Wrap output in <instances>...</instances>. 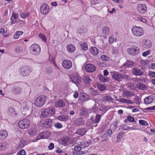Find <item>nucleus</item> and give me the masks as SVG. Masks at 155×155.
I'll use <instances>...</instances> for the list:
<instances>
[{
  "mask_svg": "<svg viewBox=\"0 0 155 155\" xmlns=\"http://www.w3.org/2000/svg\"><path fill=\"white\" fill-rule=\"evenodd\" d=\"M114 2L118 4H122L123 2L122 0H112Z\"/></svg>",
  "mask_w": 155,
  "mask_h": 155,
  "instance_id": "58",
  "label": "nucleus"
},
{
  "mask_svg": "<svg viewBox=\"0 0 155 155\" xmlns=\"http://www.w3.org/2000/svg\"><path fill=\"white\" fill-rule=\"evenodd\" d=\"M112 76L114 80L119 81H121V74H119L117 72H113L112 74Z\"/></svg>",
  "mask_w": 155,
  "mask_h": 155,
  "instance_id": "16",
  "label": "nucleus"
},
{
  "mask_svg": "<svg viewBox=\"0 0 155 155\" xmlns=\"http://www.w3.org/2000/svg\"><path fill=\"white\" fill-rule=\"evenodd\" d=\"M47 111L46 109H45L42 111L41 115L42 117L46 118L50 116L49 114V113Z\"/></svg>",
  "mask_w": 155,
  "mask_h": 155,
  "instance_id": "30",
  "label": "nucleus"
},
{
  "mask_svg": "<svg viewBox=\"0 0 155 155\" xmlns=\"http://www.w3.org/2000/svg\"><path fill=\"white\" fill-rule=\"evenodd\" d=\"M149 74L150 76L155 77V72L150 71L149 73Z\"/></svg>",
  "mask_w": 155,
  "mask_h": 155,
  "instance_id": "64",
  "label": "nucleus"
},
{
  "mask_svg": "<svg viewBox=\"0 0 155 155\" xmlns=\"http://www.w3.org/2000/svg\"><path fill=\"white\" fill-rule=\"evenodd\" d=\"M71 80L72 82L76 84H79L81 82V79L79 76L74 75L71 78Z\"/></svg>",
  "mask_w": 155,
  "mask_h": 155,
  "instance_id": "15",
  "label": "nucleus"
},
{
  "mask_svg": "<svg viewBox=\"0 0 155 155\" xmlns=\"http://www.w3.org/2000/svg\"><path fill=\"white\" fill-rule=\"evenodd\" d=\"M32 112L31 103L30 102H24L23 104L22 113L25 115L30 114Z\"/></svg>",
  "mask_w": 155,
  "mask_h": 155,
  "instance_id": "1",
  "label": "nucleus"
},
{
  "mask_svg": "<svg viewBox=\"0 0 155 155\" xmlns=\"http://www.w3.org/2000/svg\"><path fill=\"white\" fill-rule=\"evenodd\" d=\"M84 81L85 83L87 85H89L90 84L91 81V79L88 76L85 77L84 78Z\"/></svg>",
  "mask_w": 155,
  "mask_h": 155,
  "instance_id": "38",
  "label": "nucleus"
},
{
  "mask_svg": "<svg viewBox=\"0 0 155 155\" xmlns=\"http://www.w3.org/2000/svg\"><path fill=\"white\" fill-rule=\"evenodd\" d=\"M39 36L40 38H41L44 41H46L45 36L44 35L40 34L39 35Z\"/></svg>",
  "mask_w": 155,
  "mask_h": 155,
  "instance_id": "52",
  "label": "nucleus"
},
{
  "mask_svg": "<svg viewBox=\"0 0 155 155\" xmlns=\"http://www.w3.org/2000/svg\"><path fill=\"white\" fill-rule=\"evenodd\" d=\"M37 130L36 128H32L28 131L29 134L31 136H33L36 135L37 133Z\"/></svg>",
  "mask_w": 155,
  "mask_h": 155,
  "instance_id": "27",
  "label": "nucleus"
},
{
  "mask_svg": "<svg viewBox=\"0 0 155 155\" xmlns=\"http://www.w3.org/2000/svg\"><path fill=\"white\" fill-rule=\"evenodd\" d=\"M86 131L87 130L85 128H80L77 130L76 133L80 135L83 136L85 134Z\"/></svg>",
  "mask_w": 155,
  "mask_h": 155,
  "instance_id": "20",
  "label": "nucleus"
},
{
  "mask_svg": "<svg viewBox=\"0 0 155 155\" xmlns=\"http://www.w3.org/2000/svg\"><path fill=\"white\" fill-rule=\"evenodd\" d=\"M139 124L141 125H144L146 126L148 124V123L147 122L144 120H139Z\"/></svg>",
  "mask_w": 155,
  "mask_h": 155,
  "instance_id": "46",
  "label": "nucleus"
},
{
  "mask_svg": "<svg viewBox=\"0 0 155 155\" xmlns=\"http://www.w3.org/2000/svg\"><path fill=\"white\" fill-rule=\"evenodd\" d=\"M21 88L18 87H15L13 89L12 92L15 94H20L21 92Z\"/></svg>",
  "mask_w": 155,
  "mask_h": 155,
  "instance_id": "21",
  "label": "nucleus"
},
{
  "mask_svg": "<svg viewBox=\"0 0 155 155\" xmlns=\"http://www.w3.org/2000/svg\"><path fill=\"white\" fill-rule=\"evenodd\" d=\"M121 81H122V79H127L129 78L128 75L126 73H124L123 74H121Z\"/></svg>",
  "mask_w": 155,
  "mask_h": 155,
  "instance_id": "43",
  "label": "nucleus"
},
{
  "mask_svg": "<svg viewBox=\"0 0 155 155\" xmlns=\"http://www.w3.org/2000/svg\"><path fill=\"white\" fill-rule=\"evenodd\" d=\"M135 63L132 61H127V62L124 64L122 67L124 68L125 67H132L134 65Z\"/></svg>",
  "mask_w": 155,
  "mask_h": 155,
  "instance_id": "18",
  "label": "nucleus"
},
{
  "mask_svg": "<svg viewBox=\"0 0 155 155\" xmlns=\"http://www.w3.org/2000/svg\"><path fill=\"white\" fill-rule=\"evenodd\" d=\"M124 95L126 96H130L131 94V92L128 91H125L124 92Z\"/></svg>",
  "mask_w": 155,
  "mask_h": 155,
  "instance_id": "63",
  "label": "nucleus"
},
{
  "mask_svg": "<svg viewBox=\"0 0 155 155\" xmlns=\"http://www.w3.org/2000/svg\"><path fill=\"white\" fill-rule=\"evenodd\" d=\"M139 48L136 46L132 47L127 50L128 53L133 56L138 54L139 53Z\"/></svg>",
  "mask_w": 155,
  "mask_h": 155,
  "instance_id": "7",
  "label": "nucleus"
},
{
  "mask_svg": "<svg viewBox=\"0 0 155 155\" xmlns=\"http://www.w3.org/2000/svg\"><path fill=\"white\" fill-rule=\"evenodd\" d=\"M73 96L75 98H77L78 97V94L77 91H75L73 94Z\"/></svg>",
  "mask_w": 155,
  "mask_h": 155,
  "instance_id": "61",
  "label": "nucleus"
},
{
  "mask_svg": "<svg viewBox=\"0 0 155 155\" xmlns=\"http://www.w3.org/2000/svg\"><path fill=\"white\" fill-rule=\"evenodd\" d=\"M144 73L143 70L137 67H134L132 70L133 74L136 76H140L142 75Z\"/></svg>",
  "mask_w": 155,
  "mask_h": 155,
  "instance_id": "8",
  "label": "nucleus"
},
{
  "mask_svg": "<svg viewBox=\"0 0 155 155\" xmlns=\"http://www.w3.org/2000/svg\"><path fill=\"white\" fill-rule=\"evenodd\" d=\"M62 65L65 69H70L72 67V64L71 61L65 60L62 62Z\"/></svg>",
  "mask_w": 155,
  "mask_h": 155,
  "instance_id": "11",
  "label": "nucleus"
},
{
  "mask_svg": "<svg viewBox=\"0 0 155 155\" xmlns=\"http://www.w3.org/2000/svg\"><path fill=\"white\" fill-rule=\"evenodd\" d=\"M80 46L83 50L86 51L87 49V45L85 42H83L81 44Z\"/></svg>",
  "mask_w": 155,
  "mask_h": 155,
  "instance_id": "37",
  "label": "nucleus"
},
{
  "mask_svg": "<svg viewBox=\"0 0 155 155\" xmlns=\"http://www.w3.org/2000/svg\"><path fill=\"white\" fill-rule=\"evenodd\" d=\"M91 94L93 96H95L98 94V92L96 90H94L93 88H91L89 89Z\"/></svg>",
  "mask_w": 155,
  "mask_h": 155,
  "instance_id": "33",
  "label": "nucleus"
},
{
  "mask_svg": "<svg viewBox=\"0 0 155 155\" xmlns=\"http://www.w3.org/2000/svg\"><path fill=\"white\" fill-rule=\"evenodd\" d=\"M152 44L150 41L148 40H146L143 45L144 48H149L151 46Z\"/></svg>",
  "mask_w": 155,
  "mask_h": 155,
  "instance_id": "29",
  "label": "nucleus"
},
{
  "mask_svg": "<svg viewBox=\"0 0 155 155\" xmlns=\"http://www.w3.org/2000/svg\"><path fill=\"white\" fill-rule=\"evenodd\" d=\"M50 135V133L48 131L44 132L40 134L36 137V140H38L40 139L45 138L49 137Z\"/></svg>",
  "mask_w": 155,
  "mask_h": 155,
  "instance_id": "13",
  "label": "nucleus"
},
{
  "mask_svg": "<svg viewBox=\"0 0 155 155\" xmlns=\"http://www.w3.org/2000/svg\"><path fill=\"white\" fill-rule=\"evenodd\" d=\"M54 105L56 107H64L65 106V104L62 100H60L55 103Z\"/></svg>",
  "mask_w": 155,
  "mask_h": 155,
  "instance_id": "19",
  "label": "nucleus"
},
{
  "mask_svg": "<svg viewBox=\"0 0 155 155\" xmlns=\"http://www.w3.org/2000/svg\"><path fill=\"white\" fill-rule=\"evenodd\" d=\"M88 111L87 109L85 107H83L81 110L80 114L81 115H85L87 114Z\"/></svg>",
  "mask_w": 155,
  "mask_h": 155,
  "instance_id": "34",
  "label": "nucleus"
},
{
  "mask_svg": "<svg viewBox=\"0 0 155 155\" xmlns=\"http://www.w3.org/2000/svg\"><path fill=\"white\" fill-rule=\"evenodd\" d=\"M18 17V14L15 13H13L11 17V23L12 24H13L15 23L16 21H14L13 19V18H14V19H16Z\"/></svg>",
  "mask_w": 155,
  "mask_h": 155,
  "instance_id": "35",
  "label": "nucleus"
},
{
  "mask_svg": "<svg viewBox=\"0 0 155 155\" xmlns=\"http://www.w3.org/2000/svg\"><path fill=\"white\" fill-rule=\"evenodd\" d=\"M67 49L68 51L71 53L73 52L75 50V48L74 45L70 44L67 46Z\"/></svg>",
  "mask_w": 155,
  "mask_h": 155,
  "instance_id": "24",
  "label": "nucleus"
},
{
  "mask_svg": "<svg viewBox=\"0 0 155 155\" xmlns=\"http://www.w3.org/2000/svg\"><path fill=\"white\" fill-rule=\"evenodd\" d=\"M8 136L7 132L5 130H0V140H3L6 139Z\"/></svg>",
  "mask_w": 155,
  "mask_h": 155,
  "instance_id": "14",
  "label": "nucleus"
},
{
  "mask_svg": "<svg viewBox=\"0 0 155 155\" xmlns=\"http://www.w3.org/2000/svg\"><path fill=\"white\" fill-rule=\"evenodd\" d=\"M81 97L84 99L85 100L87 101L89 99V96L88 95L82 93L81 94Z\"/></svg>",
  "mask_w": 155,
  "mask_h": 155,
  "instance_id": "42",
  "label": "nucleus"
},
{
  "mask_svg": "<svg viewBox=\"0 0 155 155\" xmlns=\"http://www.w3.org/2000/svg\"><path fill=\"white\" fill-rule=\"evenodd\" d=\"M49 149L50 150H52L54 148V144L52 143H51L50 144V145L48 147Z\"/></svg>",
  "mask_w": 155,
  "mask_h": 155,
  "instance_id": "62",
  "label": "nucleus"
},
{
  "mask_svg": "<svg viewBox=\"0 0 155 155\" xmlns=\"http://www.w3.org/2000/svg\"><path fill=\"white\" fill-rule=\"evenodd\" d=\"M85 69L87 71L92 72L95 71L96 67L93 65L89 64L85 65Z\"/></svg>",
  "mask_w": 155,
  "mask_h": 155,
  "instance_id": "12",
  "label": "nucleus"
},
{
  "mask_svg": "<svg viewBox=\"0 0 155 155\" xmlns=\"http://www.w3.org/2000/svg\"><path fill=\"white\" fill-rule=\"evenodd\" d=\"M20 74L23 77L28 75L31 72V68L29 66H24L20 68Z\"/></svg>",
  "mask_w": 155,
  "mask_h": 155,
  "instance_id": "6",
  "label": "nucleus"
},
{
  "mask_svg": "<svg viewBox=\"0 0 155 155\" xmlns=\"http://www.w3.org/2000/svg\"><path fill=\"white\" fill-rule=\"evenodd\" d=\"M81 149V147L76 146L74 147V150L77 152L78 151Z\"/></svg>",
  "mask_w": 155,
  "mask_h": 155,
  "instance_id": "57",
  "label": "nucleus"
},
{
  "mask_svg": "<svg viewBox=\"0 0 155 155\" xmlns=\"http://www.w3.org/2000/svg\"><path fill=\"white\" fill-rule=\"evenodd\" d=\"M127 120L133 122L134 121V118L130 116H129L127 117Z\"/></svg>",
  "mask_w": 155,
  "mask_h": 155,
  "instance_id": "54",
  "label": "nucleus"
},
{
  "mask_svg": "<svg viewBox=\"0 0 155 155\" xmlns=\"http://www.w3.org/2000/svg\"><path fill=\"white\" fill-rule=\"evenodd\" d=\"M23 51L22 48L21 47H18L15 49V52L18 53H19Z\"/></svg>",
  "mask_w": 155,
  "mask_h": 155,
  "instance_id": "47",
  "label": "nucleus"
},
{
  "mask_svg": "<svg viewBox=\"0 0 155 155\" xmlns=\"http://www.w3.org/2000/svg\"><path fill=\"white\" fill-rule=\"evenodd\" d=\"M153 98L151 96L148 97L144 100V102L146 104H150L153 102Z\"/></svg>",
  "mask_w": 155,
  "mask_h": 155,
  "instance_id": "23",
  "label": "nucleus"
},
{
  "mask_svg": "<svg viewBox=\"0 0 155 155\" xmlns=\"http://www.w3.org/2000/svg\"><path fill=\"white\" fill-rule=\"evenodd\" d=\"M101 118V116L100 114H97L96 116L95 121L96 123L99 122Z\"/></svg>",
  "mask_w": 155,
  "mask_h": 155,
  "instance_id": "45",
  "label": "nucleus"
},
{
  "mask_svg": "<svg viewBox=\"0 0 155 155\" xmlns=\"http://www.w3.org/2000/svg\"><path fill=\"white\" fill-rule=\"evenodd\" d=\"M98 88L101 91H103L106 89V86L103 84H98L97 86Z\"/></svg>",
  "mask_w": 155,
  "mask_h": 155,
  "instance_id": "39",
  "label": "nucleus"
},
{
  "mask_svg": "<svg viewBox=\"0 0 155 155\" xmlns=\"http://www.w3.org/2000/svg\"><path fill=\"white\" fill-rule=\"evenodd\" d=\"M97 110V108L96 105H94V106L91 108V110L94 112H96Z\"/></svg>",
  "mask_w": 155,
  "mask_h": 155,
  "instance_id": "60",
  "label": "nucleus"
},
{
  "mask_svg": "<svg viewBox=\"0 0 155 155\" xmlns=\"http://www.w3.org/2000/svg\"><path fill=\"white\" fill-rule=\"evenodd\" d=\"M117 124L116 122L114 123L112 125L111 127L114 130H115L117 128Z\"/></svg>",
  "mask_w": 155,
  "mask_h": 155,
  "instance_id": "56",
  "label": "nucleus"
},
{
  "mask_svg": "<svg viewBox=\"0 0 155 155\" xmlns=\"http://www.w3.org/2000/svg\"><path fill=\"white\" fill-rule=\"evenodd\" d=\"M81 147H87L89 145V143L87 142H83L82 143H81Z\"/></svg>",
  "mask_w": 155,
  "mask_h": 155,
  "instance_id": "50",
  "label": "nucleus"
},
{
  "mask_svg": "<svg viewBox=\"0 0 155 155\" xmlns=\"http://www.w3.org/2000/svg\"><path fill=\"white\" fill-rule=\"evenodd\" d=\"M99 78L100 81L102 82H106L108 80V78H104L102 75L99 76Z\"/></svg>",
  "mask_w": 155,
  "mask_h": 155,
  "instance_id": "40",
  "label": "nucleus"
},
{
  "mask_svg": "<svg viewBox=\"0 0 155 155\" xmlns=\"http://www.w3.org/2000/svg\"><path fill=\"white\" fill-rule=\"evenodd\" d=\"M46 109L49 113L50 116L53 115L55 114V110L53 107H50Z\"/></svg>",
  "mask_w": 155,
  "mask_h": 155,
  "instance_id": "26",
  "label": "nucleus"
},
{
  "mask_svg": "<svg viewBox=\"0 0 155 155\" xmlns=\"http://www.w3.org/2000/svg\"><path fill=\"white\" fill-rule=\"evenodd\" d=\"M137 10L140 14H143L146 12L147 10L146 5L144 4H139L137 6Z\"/></svg>",
  "mask_w": 155,
  "mask_h": 155,
  "instance_id": "9",
  "label": "nucleus"
},
{
  "mask_svg": "<svg viewBox=\"0 0 155 155\" xmlns=\"http://www.w3.org/2000/svg\"><path fill=\"white\" fill-rule=\"evenodd\" d=\"M42 124L46 128L50 127L51 125L52 120L51 119L46 120L43 121Z\"/></svg>",
  "mask_w": 155,
  "mask_h": 155,
  "instance_id": "17",
  "label": "nucleus"
},
{
  "mask_svg": "<svg viewBox=\"0 0 155 155\" xmlns=\"http://www.w3.org/2000/svg\"><path fill=\"white\" fill-rule=\"evenodd\" d=\"M136 86L139 89L145 90L147 89V87L142 83H138L137 84Z\"/></svg>",
  "mask_w": 155,
  "mask_h": 155,
  "instance_id": "28",
  "label": "nucleus"
},
{
  "mask_svg": "<svg viewBox=\"0 0 155 155\" xmlns=\"http://www.w3.org/2000/svg\"><path fill=\"white\" fill-rule=\"evenodd\" d=\"M150 50H148L147 51H145L142 53V55L144 57H146L148 54H150Z\"/></svg>",
  "mask_w": 155,
  "mask_h": 155,
  "instance_id": "53",
  "label": "nucleus"
},
{
  "mask_svg": "<svg viewBox=\"0 0 155 155\" xmlns=\"http://www.w3.org/2000/svg\"><path fill=\"white\" fill-rule=\"evenodd\" d=\"M131 31L133 35L137 37L143 35L144 32V31L142 28L137 26H134Z\"/></svg>",
  "mask_w": 155,
  "mask_h": 155,
  "instance_id": "2",
  "label": "nucleus"
},
{
  "mask_svg": "<svg viewBox=\"0 0 155 155\" xmlns=\"http://www.w3.org/2000/svg\"><path fill=\"white\" fill-rule=\"evenodd\" d=\"M25 151L23 149L19 151L17 153L18 155H25Z\"/></svg>",
  "mask_w": 155,
  "mask_h": 155,
  "instance_id": "48",
  "label": "nucleus"
},
{
  "mask_svg": "<svg viewBox=\"0 0 155 155\" xmlns=\"http://www.w3.org/2000/svg\"><path fill=\"white\" fill-rule=\"evenodd\" d=\"M57 118L60 120L64 121L68 120V117L66 115H62L58 117Z\"/></svg>",
  "mask_w": 155,
  "mask_h": 155,
  "instance_id": "31",
  "label": "nucleus"
},
{
  "mask_svg": "<svg viewBox=\"0 0 155 155\" xmlns=\"http://www.w3.org/2000/svg\"><path fill=\"white\" fill-rule=\"evenodd\" d=\"M97 2V0H91V4L92 5H96Z\"/></svg>",
  "mask_w": 155,
  "mask_h": 155,
  "instance_id": "55",
  "label": "nucleus"
},
{
  "mask_svg": "<svg viewBox=\"0 0 155 155\" xmlns=\"http://www.w3.org/2000/svg\"><path fill=\"white\" fill-rule=\"evenodd\" d=\"M108 41L109 43L110 44H111L114 42V39L112 37H110Z\"/></svg>",
  "mask_w": 155,
  "mask_h": 155,
  "instance_id": "59",
  "label": "nucleus"
},
{
  "mask_svg": "<svg viewBox=\"0 0 155 155\" xmlns=\"http://www.w3.org/2000/svg\"><path fill=\"white\" fill-rule=\"evenodd\" d=\"M112 133L111 130H106L105 134V135L107 136H110Z\"/></svg>",
  "mask_w": 155,
  "mask_h": 155,
  "instance_id": "51",
  "label": "nucleus"
},
{
  "mask_svg": "<svg viewBox=\"0 0 155 155\" xmlns=\"http://www.w3.org/2000/svg\"><path fill=\"white\" fill-rule=\"evenodd\" d=\"M90 51L91 53L94 55H96L98 54L99 51L97 48L95 47H93L90 48Z\"/></svg>",
  "mask_w": 155,
  "mask_h": 155,
  "instance_id": "22",
  "label": "nucleus"
},
{
  "mask_svg": "<svg viewBox=\"0 0 155 155\" xmlns=\"http://www.w3.org/2000/svg\"><path fill=\"white\" fill-rule=\"evenodd\" d=\"M104 98L105 101H107L108 102H112L114 100L113 98L108 96H105L104 97Z\"/></svg>",
  "mask_w": 155,
  "mask_h": 155,
  "instance_id": "36",
  "label": "nucleus"
},
{
  "mask_svg": "<svg viewBox=\"0 0 155 155\" xmlns=\"http://www.w3.org/2000/svg\"><path fill=\"white\" fill-rule=\"evenodd\" d=\"M75 124L77 126H79L83 124V120L82 118H80L76 119L74 121Z\"/></svg>",
  "mask_w": 155,
  "mask_h": 155,
  "instance_id": "25",
  "label": "nucleus"
},
{
  "mask_svg": "<svg viewBox=\"0 0 155 155\" xmlns=\"http://www.w3.org/2000/svg\"><path fill=\"white\" fill-rule=\"evenodd\" d=\"M55 127L58 128H61L62 127V124L59 122H56L54 124Z\"/></svg>",
  "mask_w": 155,
  "mask_h": 155,
  "instance_id": "44",
  "label": "nucleus"
},
{
  "mask_svg": "<svg viewBox=\"0 0 155 155\" xmlns=\"http://www.w3.org/2000/svg\"><path fill=\"white\" fill-rule=\"evenodd\" d=\"M15 112L14 108L12 107H10L8 110V112L9 114L13 113Z\"/></svg>",
  "mask_w": 155,
  "mask_h": 155,
  "instance_id": "49",
  "label": "nucleus"
},
{
  "mask_svg": "<svg viewBox=\"0 0 155 155\" xmlns=\"http://www.w3.org/2000/svg\"><path fill=\"white\" fill-rule=\"evenodd\" d=\"M110 32V29L107 26H105L102 29V32L104 35H107Z\"/></svg>",
  "mask_w": 155,
  "mask_h": 155,
  "instance_id": "32",
  "label": "nucleus"
},
{
  "mask_svg": "<svg viewBox=\"0 0 155 155\" xmlns=\"http://www.w3.org/2000/svg\"><path fill=\"white\" fill-rule=\"evenodd\" d=\"M18 125L21 129H26L30 126V122L28 119H25L20 121L18 123Z\"/></svg>",
  "mask_w": 155,
  "mask_h": 155,
  "instance_id": "5",
  "label": "nucleus"
},
{
  "mask_svg": "<svg viewBox=\"0 0 155 155\" xmlns=\"http://www.w3.org/2000/svg\"><path fill=\"white\" fill-rule=\"evenodd\" d=\"M70 138L68 137H64L62 140V144H67L68 141L69 140Z\"/></svg>",
  "mask_w": 155,
  "mask_h": 155,
  "instance_id": "41",
  "label": "nucleus"
},
{
  "mask_svg": "<svg viewBox=\"0 0 155 155\" xmlns=\"http://www.w3.org/2000/svg\"><path fill=\"white\" fill-rule=\"evenodd\" d=\"M41 12L43 14L45 15L48 13L50 8L46 4H43L40 7Z\"/></svg>",
  "mask_w": 155,
  "mask_h": 155,
  "instance_id": "10",
  "label": "nucleus"
},
{
  "mask_svg": "<svg viewBox=\"0 0 155 155\" xmlns=\"http://www.w3.org/2000/svg\"><path fill=\"white\" fill-rule=\"evenodd\" d=\"M30 52L32 54L38 55L41 52V48L37 44H33L30 46Z\"/></svg>",
  "mask_w": 155,
  "mask_h": 155,
  "instance_id": "4",
  "label": "nucleus"
},
{
  "mask_svg": "<svg viewBox=\"0 0 155 155\" xmlns=\"http://www.w3.org/2000/svg\"><path fill=\"white\" fill-rule=\"evenodd\" d=\"M47 100V97L44 95H41L36 98L35 100V104L37 107H42Z\"/></svg>",
  "mask_w": 155,
  "mask_h": 155,
  "instance_id": "3",
  "label": "nucleus"
}]
</instances>
